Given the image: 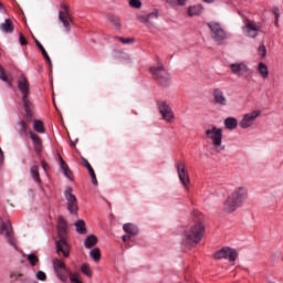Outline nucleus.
Here are the masks:
<instances>
[{
    "mask_svg": "<svg viewBox=\"0 0 283 283\" xmlns=\"http://www.w3.org/2000/svg\"><path fill=\"white\" fill-rule=\"evenodd\" d=\"M249 198V189L244 186L238 187L233 192H231L227 199L223 201L222 211L228 216L235 213L244 201Z\"/></svg>",
    "mask_w": 283,
    "mask_h": 283,
    "instance_id": "1",
    "label": "nucleus"
},
{
    "mask_svg": "<svg viewBox=\"0 0 283 283\" xmlns=\"http://www.w3.org/2000/svg\"><path fill=\"white\" fill-rule=\"evenodd\" d=\"M202 235H205V226L202 222H198L181 233V244L187 249H191L199 244Z\"/></svg>",
    "mask_w": 283,
    "mask_h": 283,
    "instance_id": "2",
    "label": "nucleus"
},
{
    "mask_svg": "<svg viewBox=\"0 0 283 283\" xmlns=\"http://www.w3.org/2000/svg\"><path fill=\"white\" fill-rule=\"evenodd\" d=\"M18 90L22 94V103L25 112L24 118L27 120H32V101H30V84L23 75L21 80L18 81Z\"/></svg>",
    "mask_w": 283,
    "mask_h": 283,
    "instance_id": "3",
    "label": "nucleus"
},
{
    "mask_svg": "<svg viewBox=\"0 0 283 283\" xmlns=\"http://www.w3.org/2000/svg\"><path fill=\"white\" fill-rule=\"evenodd\" d=\"M150 74H153L154 78L161 87H169V85H171V75L165 70V65L151 66Z\"/></svg>",
    "mask_w": 283,
    "mask_h": 283,
    "instance_id": "4",
    "label": "nucleus"
},
{
    "mask_svg": "<svg viewBox=\"0 0 283 283\" xmlns=\"http://www.w3.org/2000/svg\"><path fill=\"white\" fill-rule=\"evenodd\" d=\"M74 191L72 187H66L64 190V198L66 200V210L70 216H74V218H78V199L76 195H73Z\"/></svg>",
    "mask_w": 283,
    "mask_h": 283,
    "instance_id": "5",
    "label": "nucleus"
},
{
    "mask_svg": "<svg viewBox=\"0 0 283 283\" xmlns=\"http://www.w3.org/2000/svg\"><path fill=\"white\" fill-rule=\"evenodd\" d=\"M0 235H4L7 238L10 247H13L14 251H19V247H17V239H14V234L12 232V223L10 221H3L0 218Z\"/></svg>",
    "mask_w": 283,
    "mask_h": 283,
    "instance_id": "6",
    "label": "nucleus"
},
{
    "mask_svg": "<svg viewBox=\"0 0 283 283\" xmlns=\"http://www.w3.org/2000/svg\"><path fill=\"white\" fill-rule=\"evenodd\" d=\"M261 116H262V111L260 109H254L249 113H245L242 115V118L239 122V127H241V129H249L253 127V125H255V122Z\"/></svg>",
    "mask_w": 283,
    "mask_h": 283,
    "instance_id": "7",
    "label": "nucleus"
},
{
    "mask_svg": "<svg viewBox=\"0 0 283 283\" xmlns=\"http://www.w3.org/2000/svg\"><path fill=\"white\" fill-rule=\"evenodd\" d=\"M262 24L250 19L244 20L243 32L248 39H258Z\"/></svg>",
    "mask_w": 283,
    "mask_h": 283,
    "instance_id": "8",
    "label": "nucleus"
},
{
    "mask_svg": "<svg viewBox=\"0 0 283 283\" xmlns=\"http://www.w3.org/2000/svg\"><path fill=\"white\" fill-rule=\"evenodd\" d=\"M156 105L159 114H161L163 116V119L169 124L174 123L176 117L174 115V109H171V106H169V104H167V102L165 101H157Z\"/></svg>",
    "mask_w": 283,
    "mask_h": 283,
    "instance_id": "9",
    "label": "nucleus"
},
{
    "mask_svg": "<svg viewBox=\"0 0 283 283\" xmlns=\"http://www.w3.org/2000/svg\"><path fill=\"white\" fill-rule=\"evenodd\" d=\"M176 169H177L178 178H179L182 187H185L187 190H189V182H190L189 171L187 170L185 163L177 161Z\"/></svg>",
    "mask_w": 283,
    "mask_h": 283,
    "instance_id": "10",
    "label": "nucleus"
},
{
    "mask_svg": "<svg viewBox=\"0 0 283 283\" xmlns=\"http://www.w3.org/2000/svg\"><path fill=\"white\" fill-rule=\"evenodd\" d=\"M52 264L56 277H59L61 282H67V266L65 265V263L56 259L55 261L52 262Z\"/></svg>",
    "mask_w": 283,
    "mask_h": 283,
    "instance_id": "11",
    "label": "nucleus"
},
{
    "mask_svg": "<svg viewBox=\"0 0 283 283\" xmlns=\"http://www.w3.org/2000/svg\"><path fill=\"white\" fill-rule=\"evenodd\" d=\"M230 70L232 74H235V76H241L242 78H248V76L251 74V69H249L244 62L230 64Z\"/></svg>",
    "mask_w": 283,
    "mask_h": 283,
    "instance_id": "12",
    "label": "nucleus"
},
{
    "mask_svg": "<svg viewBox=\"0 0 283 283\" xmlns=\"http://www.w3.org/2000/svg\"><path fill=\"white\" fill-rule=\"evenodd\" d=\"M229 39V33L220 25V23H214L213 24V40L218 45H222L226 40Z\"/></svg>",
    "mask_w": 283,
    "mask_h": 283,
    "instance_id": "13",
    "label": "nucleus"
},
{
    "mask_svg": "<svg viewBox=\"0 0 283 283\" xmlns=\"http://www.w3.org/2000/svg\"><path fill=\"white\" fill-rule=\"evenodd\" d=\"M55 249L56 253H62L64 258H70V243H67V239L65 237L60 238V240L55 242Z\"/></svg>",
    "mask_w": 283,
    "mask_h": 283,
    "instance_id": "14",
    "label": "nucleus"
},
{
    "mask_svg": "<svg viewBox=\"0 0 283 283\" xmlns=\"http://www.w3.org/2000/svg\"><path fill=\"white\" fill-rule=\"evenodd\" d=\"M59 160H60L59 167L64 178H67V180H71V182H74V174L70 169V166H67V163L63 160V157H61V155H59Z\"/></svg>",
    "mask_w": 283,
    "mask_h": 283,
    "instance_id": "15",
    "label": "nucleus"
},
{
    "mask_svg": "<svg viewBox=\"0 0 283 283\" xmlns=\"http://www.w3.org/2000/svg\"><path fill=\"white\" fill-rule=\"evenodd\" d=\"M29 136L33 143L35 154L38 156H41V154L43 153V142L41 140V137L32 132H29Z\"/></svg>",
    "mask_w": 283,
    "mask_h": 283,
    "instance_id": "16",
    "label": "nucleus"
},
{
    "mask_svg": "<svg viewBox=\"0 0 283 283\" xmlns=\"http://www.w3.org/2000/svg\"><path fill=\"white\" fill-rule=\"evenodd\" d=\"M213 145L217 151H223L224 146H222V128H213Z\"/></svg>",
    "mask_w": 283,
    "mask_h": 283,
    "instance_id": "17",
    "label": "nucleus"
},
{
    "mask_svg": "<svg viewBox=\"0 0 283 283\" xmlns=\"http://www.w3.org/2000/svg\"><path fill=\"white\" fill-rule=\"evenodd\" d=\"M59 21H61L66 33L72 32V25H74V21L72 20V15H64L59 11Z\"/></svg>",
    "mask_w": 283,
    "mask_h": 283,
    "instance_id": "18",
    "label": "nucleus"
},
{
    "mask_svg": "<svg viewBox=\"0 0 283 283\" xmlns=\"http://www.w3.org/2000/svg\"><path fill=\"white\" fill-rule=\"evenodd\" d=\"M67 235V222L63 217L57 220V238H66Z\"/></svg>",
    "mask_w": 283,
    "mask_h": 283,
    "instance_id": "19",
    "label": "nucleus"
},
{
    "mask_svg": "<svg viewBox=\"0 0 283 283\" xmlns=\"http://www.w3.org/2000/svg\"><path fill=\"white\" fill-rule=\"evenodd\" d=\"M213 98L216 105H220L221 107H224L227 105V97L224 96V93H222V91L218 88L213 91Z\"/></svg>",
    "mask_w": 283,
    "mask_h": 283,
    "instance_id": "20",
    "label": "nucleus"
},
{
    "mask_svg": "<svg viewBox=\"0 0 283 283\" xmlns=\"http://www.w3.org/2000/svg\"><path fill=\"white\" fill-rule=\"evenodd\" d=\"M256 73L263 81H266L269 78V66L264 62H260L256 65Z\"/></svg>",
    "mask_w": 283,
    "mask_h": 283,
    "instance_id": "21",
    "label": "nucleus"
},
{
    "mask_svg": "<svg viewBox=\"0 0 283 283\" xmlns=\"http://www.w3.org/2000/svg\"><path fill=\"white\" fill-rule=\"evenodd\" d=\"M0 30L4 34H12L14 32V24L12 23V20L7 18L4 23L0 24Z\"/></svg>",
    "mask_w": 283,
    "mask_h": 283,
    "instance_id": "22",
    "label": "nucleus"
},
{
    "mask_svg": "<svg viewBox=\"0 0 283 283\" xmlns=\"http://www.w3.org/2000/svg\"><path fill=\"white\" fill-rule=\"evenodd\" d=\"M98 244V238L94 234H88L84 240L85 249H94Z\"/></svg>",
    "mask_w": 283,
    "mask_h": 283,
    "instance_id": "23",
    "label": "nucleus"
},
{
    "mask_svg": "<svg viewBox=\"0 0 283 283\" xmlns=\"http://www.w3.org/2000/svg\"><path fill=\"white\" fill-rule=\"evenodd\" d=\"M238 250L233 248L226 247V256L224 260H229L230 262H235L239 258Z\"/></svg>",
    "mask_w": 283,
    "mask_h": 283,
    "instance_id": "24",
    "label": "nucleus"
},
{
    "mask_svg": "<svg viewBox=\"0 0 283 283\" xmlns=\"http://www.w3.org/2000/svg\"><path fill=\"white\" fill-rule=\"evenodd\" d=\"M223 125L229 132H233V129H238V118L228 117L223 120Z\"/></svg>",
    "mask_w": 283,
    "mask_h": 283,
    "instance_id": "25",
    "label": "nucleus"
},
{
    "mask_svg": "<svg viewBox=\"0 0 283 283\" xmlns=\"http://www.w3.org/2000/svg\"><path fill=\"white\" fill-rule=\"evenodd\" d=\"M75 231L80 235H85L87 233V227L85 226V221L83 219H78L74 222Z\"/></svg>",
    "mask_w": 283,
    "mask_h": 283,
    "instance_id": "26",
    "label": "nucleus"
},
{
    "mask_svg": "<svg viewBox=\"0 0 283 283\" xmlns=\"http://www.w3.org/2000/svg\"><path fill=\"white\" fill-rule=\"evenodd\" d=\"M107 21H109V23H112L114 25L115 30L120 31V29L123 28V24L120 23V18L118 15L108 14Z\"/></svg>",
    "mask_w": 283,
    "mask_h": 283,
    "instance_id": "27",
    "label": "nucleus"
},
{
    "mask_svg": "<svg viewBox=\"0 0 283 283\" xmlns=\"http://www.w3.org/2000/svg\"><path fill=\"white\" fill-rule=\"evenodd\" d=\"M31 178L41 187V175L39 174V166H31L30 168Z\"/></svg>",
    "mask_w": 283,
    "mask_h": 283,
    "instance_id": "28",
    "label": "nucleus"
},
{
    "mask_svg": "<svg viewBox=\"0 0 283 283\" xmlns=\"http://www.w3.org/2000/svg\"><path fill=\"white\" fill-rule=\"evenodd\" d=\"M123 230L128 235H138V227L134 226L133 223H125L123 226Z\"/></svg>",
    "mask_w": 283,
    "mask_h": 283,
    "instance_id": "29",
    "label": "nucleus"
},
{
    "mask_svg": "<svg viewBox=\"0 0 283 283\" xmlns=\"http://www.w3.org/2000/svg\"><path fill=\"white\" fill-rule=\"evenodd\" d=\"M201 13H202L201 4H195V6L188 8L189 17H199V14H201Z\"/></svg>",
    "mask_w": 283,
    "mask_h": 283,
    "instance_id": "30",
    "label": "nucleus"
},
{
    "mask_svg": "<svg viewBox=\"0 0 283 283\" xmlns=\"http://www.w3.org/2000/svg\"><path fill=\"white\" fill-rule=\"evenodd\" d=\"M33 129L38 134H45V128L43 127V122L40 119H34L33 120Z\"/></svg>",
    "mask_w": 283,
    "mask_h": 283,
    "instance_id": "31",
    "label": "nucleus"
},
{
    "mask_svg": "<svg viewBox=\"0 0 283 283\" xmlns=\"http://www.w3.org/2000/svg\"><path fill=\"white\" fill-rule=\"evenodd\" d=\"M90 258L93 259V262H101V249L93 248L90 251Z\"/></svg>",
    "mask_w": 283,
    "mask_h": 283,
    "instance_id": "32",
    "label": "nucleus"
},
{
    "mask_svg": "<svg viewBox=\"0 0 283 283\" xmlns=\"http://www.w3.org/2000/svg\"><path fill=\"white\" fill-rule=\"evenodd\" d=\"M23 274L19 273V272H10L9 273V280L11 283H14V282H21L23 280Z\"/></svg>",
    "mask_w": 283,
    "mask_h": 283,
    "instance_id": "33",
    "label": "nucleus"
},
{
    "mask_svg": "<svg viewBox=\"0 0 283 283\" xmlns=\"http://www.w3.org/2000/svg\"><path fill=\"white\" fill-rule=\"evenodd\" d=\"M114 41H120L124 45H129L134 43L136 40L134 38H123V36H114Z\"/></svg>",
    "mask_w": 283,
    "mask_h": 283,
    "instance_id": "34",
    "label": "nucleus"
},
{
    "mask_svg": "<svg viewBox=\"0 0 283 283\" xmlns=\"http://www.w3.org/2000/svg\"><path fill=\"white\" fill-rule=\"evenodd\" d=\"M226 252H227V247L219 249L218 251L214 252L213 259L214 260H224Z\"/></svg>",
    "mask_w": 283,
    "mask_h": 283,
    "instance_id": "35",
    "label": "nucleus"
},
{
    "mask_svg": "<svg viewBox=\"0 0 283 283\" xmlns=\"http://www.w3.org/2000/svg\"><path fill=\"white\" fill-rule=\"evenodd\" d=\"M27 260L31 266H36V264H39V256L34 253L28 254Z\"/></svg>",
    "mask_w": 283,
    "mask_h": 283,
    "instance_id": "36",
    "label": "nucleus"
},
{
    "mask_svg": "<svg viewBox=\"0 0 283 283\" xmlns=\"http://www.w3.org/2000/svg\"><path fill=\"white\" fill-rule=\"evenodd\" d=\"M158 14H159L158 9H154L153 12H150L144 17V21L146 23H149V19H158Z\"/></svg>",
    "mask_w": 283,
    "mask_h": 283,
    "instance_id": "37",
    "label": "nucleus"
},
{
    "mask_svg": "<svg viewBox=\"0 0 283 283\" xmlns=\"http://www.w3.org/2000/svg\"><path fill=\"white\" fill-rule=\"evenodd\" d=\"M18 125L20 127L19 135L25 136V134H28V124H25V122H23V120H20V122H18Z\"/></svg>",
    "mask_w": 283,
    "mask_h": 283,
    "instance_id": "38",
    "label": "nucleus"
},
{
    "mask_svg": "<svg viewBox=\"0 0 283 283\" xmlns=\"http://www.w3.org/2000/svg\"><path fill=\"white\" fill-rule=\"evenodd\" d=\"M81 271L84 275H86V277H92V271L90 270V264L87 263H83L81 265Z\"/></svg>",
    "mask_w": 283,
    "mask_h": 283,
    "instance_id": "39",
    "label": "nucleus"
},
{
    "mask_svg": "<svg viewBox=\"0 0 283 283\" xmlns=\"http://www.w3.org/2000/svg\"><path fill=\"white\" fill-rule=\"evenodd\" d=\"M129 6H130V8L140 10V8H143V2L140 0H129Z\"/></svg>",
    "mask_w": 283,
    "mask_h": 283,
    "instance_id": "40",
    "label": "nucleus"
},
{
    "mask_svg": "<svg viewBox=\"0 0 283 283\" xmlns=\"http://www.w3.org/2000/svg\"><path fill=\"white\" fill-rule=\"evenodd\" d=\"M71 283H83L77 272H74L70 276Z\"/></svg>",
    "mask_w": 283,
    "mask_h": 283,
    "instance_id": "41",
    "label": "nucleus"
},
{
    "mask_svg": "<svg viewBox=\"0 0 283 283\" xmlns=\"http://www.w3.org/2000/svg\"><path fill=\"white\" fill-rule=\"evenodd\" d=\"M258 54H259V56H261V59H265L266 57V45L261 44L258 49Z\"/></svg>",
    "mask_w": 283,
    "mask_h": 283,
    "instance_id": "42",
    "label": "nucleus"
},
{
    "mask_svg": "<svg viewBox=\"0 0 283 283\" xmlns=\"http://www.w3.org/2000/svg\"><path fill=\"white\" fill-rule=\"evenodd\" d=\"M0 81H3V83H10V80L6 75V71H3V67L0 65Z\"/></svg>",
    "mask_w": 283,
    "mask_h": 283,
    "instance_id": "43",
    "label": "nucleus"
},
{
    "mask_svg": "<svg viewBox=\"0 0 283 283\" xmlns=\"http://www.w3.org/2000/svg\"><path fill=\"white\" fill-rule=\"evenodd\" d=\"M36 280H40V282H45V280H48V274H45L43 271H38Z\"/></svg>",
    "mask_w": 283,
    "mask_h": 283,
    "instance_id": "44",
    "label": "nucleus"
},
{
    "mask_svg": "<svg viewBox=\"0 0 283 283\" xmlns=\"http://www.w3.org/2000/svg\"><path fill=\"white\" fill-rule=\"evenodd\" d=\"M35 45L40 50V52H42V56H45V54H48V51H45V48L43 46V44L40 43L39 40H35Z\"/></svg>",
    "mask_w": 283,
    "mask_h": 283,
    "instance_id": "45",
    "label": "nucleus"
},
{
    "mask_svg": "<svg viewBox=\"0 0 283 283\" xmlns=\"http://www.w3.org/2000/svg\"><path fill=\"white\" fill-rule=\"evenodd\" d=\"M273 13L275 15L274 24L277 27V21H280V9L277 7L273 8Z\"/></svg>",
    "mask_w": 283,
    "mask_h": 283,
    "instance_id": "46",
    "label": "nucleus"
},
{
    "mask_svg": "<svg viewBox=\"0 0 283 283\" xmlns=\"http://www.w3.org/2000/svg\"><path fill=\"white\" fill-rule=\"evenodd\" d=\"M61 13H63L64 17H69L70 15V10L67 9V6H65V3L61 4Z\"/></svg>",
    "mask_w": 283,
    "mask_h": 283,
    "instance_id": "47",
    "label": "nucleus"
},
{
    "mask_svg": "<svg viewBox=\"0 0 283 283\" xmlns=\"http://www.w3.org/2000/svg\"><path fill=\"white\" fill-rule=\"evenodd\" d=\"M19 41H20V45H28V40H25V36L23 35V33H20Z\"/></svg>",
    "mask_w": 283,
    "mask_h": 283,
    "instance_id": "48",
    "label": "nucleus"
},
{
    "mask_svg": "<svg viewBox=\"0 0 283 283\" xmlns=\"http://www.w3.org/2000/svg\"><path fill=\"white\" fill-rule=\"evenodd\" d=\"M177 6H187V0H175ZM167 3H171V0H167Z\"/></svg>",
    "mask_w": 283,
    "mask_h": 283,
    "instance_id": "49",
    "label": "nucleus"
},
{
    "mask_svg": "<svg viewBox=\"0 0 283 283\" xmlns=\"http://www.w3.org/2000/svg\"><path fill=\"white\" fill-rule=\"evenodd\" d=\"M207 137L210 138V140H213V128H210L206 132Z\"/></svg>",
    "mask_w": 283,
    "mask_h": 283,
    "instance_id": "50",
    "label": "nucleus"
},
{
    "mask_svg": "<svg viewBox=\"0 0 283 283\" xmlns=\"http://www.w3.org/2000/svg\"><path fill=\"white\" fill-rule=\"evenodd\" d=\"M92 185L96 186L98 185V179H96V174L91 175Z\"/></svg>",
    "mask_w": 283,
    "mask_h": 283,
    "instance_id": "51",
    "label": "nucleus"
},
{
    "mask_svg": "<svg viewBox=\"0 0 283 283\" xmlns=\"http://www.w3.org/2000/svg\"><path fill=\"white\" fill-rule=\"evenodd\" d=\"M82 160L84 163V167L87 169L90 167H92V165L90 164V161L87 159H85L84 157H82Z\"/></svg>",
    "mask_w": 283,
    "mask_h": 283,
    "instance_id": "52",
    "label": "nucleus"
},
{
    "mask_svg": "<svg viewBox=\"0 0 283 283\" xmlns=\"http://www.w3.org/2000/svg\"><path fill=\"white\" fill-rule=\"evenodd\" d=\"M43 56H44L46 63H48L49 65H52V59H50V55L46 53V54H44Z\"/></svg>",
    "mask_w": 283,
    "mask_h": 283,
    "instance_id": "53",
    "label": "nucleus"
},
{
    "mask_svg": "<svg viewBox=\"0 0 283 283\" xmlns=\"http://www.w3.org/2000/svg\"><path fill=\"white\" fill-rule=\"evenodd\" d=\"M130 238H132V234H124V235L122 237V240H123L124 242H127Z\"/></svg>",
    "mask_w": 283,
    "mask_h": 283,
    "instance_id": "54",
    "label": "nucleus"
},
{
    "mask_svg": "<svg viewBox=\"0 0 283 283\" xmlns=\"http://www.w3.org/2000/svg\"><path fill=\"white\" fill-rule=\"evenodd\" d=\"M86 169H87L90 176H94V174H96V172L94 171V168H93L92 166L88 167V168H86Z\"/></svg>",
    "mask_w": 283,
    "mask_h": 283,
    "instance_id": "55",
    "label": "nucleus"
},
{
    "mask_svg": "<svg viewBox=\"0 0 283 283\" xmlns=\"http://www.w3.org/2000/svg\"><path fill=\"white\" fill-rule=\"evenodd\" d=\"M208 28L211 30V36H213V22H209Z\"/></svg>",
    "mask_w": 283,
    "mask_h": 283,
    "instance_id": "56",
    "label": "nucleus"
},
{
    "mask_svg": "<svg viewBox=\"0 0 283 283\" xmlns=\"http://www.w3.org/2000/svg\"><path fill=\"white\" fill-rule=\"evenodd\" d=\"M76 143H78V139H75L74 142H71V147H76Z\"/></svg>",
    "mask_w": 283,
    "mask_h": 283,
    "instance_id": "57",
    "label": "nucleus"
},
{
    "mask_svg": "<svg viewBox=\"0 0 283 283\" xmlns=\"http://www.w3.org/2000/svg\"><path fill=\"white\" fill-rule=\"evenodd\" d=\"M205 3H213V0H203Z\"/></svg>",
    "mask_w": 283,
    "mask_h": 283,
    "instance_id": "58",
    "label": "nucleus"
},
{
    "mask_svg": "<svg viewBox=\"0 0 283 283\" xmlns=\"http://www.w3.org/2000/svg\"><path fill=\"white\" fill-rule=\"evenodd\" d=\"M48 166V164L45 163V161H42V167H46Z\"/></svg>",
    "mask_w": 283,
    "mask_h": 283,
    "instance_id": "59",
    "label": "nucleus"
},
{
    "mask_svg": "<svg viewBox=\"0 0 283 283\" xmlns=\"http://www.w3.org/2000/svg\"><path fill=\"white\" fill-rule=\"evenodd\" d=\"M0 9L3 10V3L0 2Z\"/></svg>",
    "mask_w": 283,
    "mask_h": 283,
    "instance_id": "60",
    "label": "nucleus"
}]
</instances>
